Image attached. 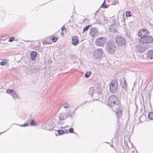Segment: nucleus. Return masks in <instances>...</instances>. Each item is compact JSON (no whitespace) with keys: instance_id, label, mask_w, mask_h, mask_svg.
<instances>
[{"instance_id":"obj_1","label":"nucleus","mask_w":153,"mask_h":153,"mask_svg":"<svg viewBox=\"0 0 153 153\" xmlns=\"http://www.w3.org/2000/svg\"><path fill=\"white\" fill-rule=\"evenodd\" d=\"M108 105L114 110H115V113L118 119L122 117V109L118 105V99L116 96L111 95L108 99Z\"/></svg>"},{"instance_id":"obj_2","label":"nucleus","mask_w":153,"mask_h":153,"mask_svg":"<svg viewBox=\"0 0 153 153\" xmlns=\"http://www.w3.org/2000/svg\"><path fill=\"white\" fill-rule=\"evenodd\" d=\"M116 48L115 44L113 42H109L106 44V51L109 54H113Z\"/></svg>"},{"instance_id":"obj_3","label":"nucleus","mask_w":153,"mask_h":153,"mask_svg":"<svg viewBox=\"0 0 153 153\" xmlns=\"http://www.w3.org/2000/svg\"><path fill=\"white\" fill-rule=\"evenodd\" d=\"M112 22V24L109 27V30L111 32L116 33L117 29L119 25L117 19L113 18Z\"/></svg>"},{"instance_id":"obj_4","label":"nucleus","mask_w":153,"mask_h":153,"mask_svg":"<svg viewBox=\"0 0 153 153\" xmlns=\"http://www.w3.org/2000/svg\"><path fill=\"white\" fill-rule=\"evenodd\" d=\"M118 83L116 80H112L111 82L109 85L110 91L111 92L114 93L118 90Z\"/></svg>"},{"instance_id":"obj_5","label":"nucleus","mask_w":153,"mask_h":153,"mask_svg":"<svg viewBox=\"0 0 153 153\" xmlns=\"http://www.w3.org/2000/svg\"><path fill=\"white\" fill-rule=\"evenodd\" d=\"M153 41V38L150 36H146L139 39V42L142 44L150 43Z\"/></svg>"},{"instance_id":"obj_6","label":"nucleus","mask_w":153,"mask_h":153,"mask_svg":"<svg viewBox=\"0 0 153 153\" xmlns=\"http://www.w3.org/2000/svg\"><path fill=\"white\" fill-rule=\"evenodd\" d=\"M115 40L117 44L119 46H123L126 44L125 39L121 36H117L115 37Z\"/></svg>"},{"instance_id":"obj_7","label":"nucleus","mask_w":153,"mask_h":153,"mask_svg":"<svg viewBox=\"0 0 153 153\" xmlns=\"http://www.w3.org/2000/svg\"><path fill=\"white\" fill-rule=\"evenodd\" d=\"M105 39L104 37H100L97 38L95 41V44L100 46H104Z\"/></svg>"},{"instance_id":"obj_8","label":"nucleus","mask_w":153,"mask_h":153,"mask_svg":"<svg viewBox=\"0 0 153 153\" xmlns=\"http://www.w3.org/2000/svg\"><path fill=\"white\" fill-rule=\"evenodd\" d=\"M103 51L101 49H98L95 50L94 52V55L96 59H100L102 56Z\"/></svg>"},{"instance_id":"obj_9","label":"nucleus","mask_w":153,"mask_h":153,"mask_svg":"<svg viewBox=\"0 0 153 153\" xmlns=\"http://www.w3.org/2000/svg\"><path fill=\"white\" fill-rule=\"evenodd\" d=\"M7 93L10 94L15 99H18L19 98L18 95L15 91L12 89H7L6 91Z\"/></svg>"},{"instance_id":"obj_10","label":"nucleus","mask_w":153,"mask_h":153,"mask_svg":"<svg viewBox=\"0 0 153 153\" xmlns=\"http://www.w3.org/2000/svg\"><path fill=\"white\" fill-rule=\"evenodd\" d=\"M138 34L140 38L146 36L148 35V30L146 29H142L139 31Z\"/></svg>"},{"instance_id":"obj_11","label":"nucleus","mask_w":153,"mask_h":153,"mask_svg":"<svg viewBox=\"0 0 153 153\" xmlns=\"http://www.w3.org/2000/svg\"><path fill=\"white\" fill-rule=\"evenodd\" d=\"M89 34L92 37L97 36L98 34V30L96 27H91L90 29Z\"/></svg>"},{"instance_id":"obj_12","label":"nucleus","mask_w":153,"mask_h":153,"mask_svg":"<svg viewBox=\"0 0 153 153\" xmlns=\"http://www.w3.org/2000/svg\"><path fill=\"white\" fill-rule=\"evenodd\" d=\"M136 50L139 52H144L146 51L145 47L140 44H138L135 47Z\"/></svg>"},{"instance_id":"obj_13","label":"nucleus","mask_w":153,"mask_h":153,"mask_svg":"<svg viewBox=\"0 0 153 153\" xmlns=\"http://www.w3.org/2000/svg\"><path fill=\"white\" fill-rule=\"evenodd\" d=\"M103 96L101 93H95L93 96V99L94 100H97L102 99Z\"/></svg>"},{"instance_id":"obj_14","label":"nucleus","mask_w":153,"mask_h":153,"mask_svg":"<svg viewBox=\"0 0 153 153\" xmlns=\"http://www.w3.org/2000/svg\"><path fill=\"white\" fill-rule=\"evenodd\" d=\"M146 59L148 60H150L153 59V51H148L146 54Z\"/></svg>"},{"instance_id":"obj_15","label":"nucleus","mask_w":153,"mask_h":153,"mask_svg":"<svg viewBox=\"0 0 153 153\" xmlns=\"http://www.w3.org/2000/svg\"><path fill=\"white\" fill-rule=\"evenodd\" d=\"M72 44L74 45H76L79 43V40L77 37L74 36L72 37Z\"/></svg>"},{"instance_id":"obj_16","label":"nucleus","mask_w":153,"mask_h":153,"mask_svg":"<svg viewBox=\"0 0 153 153\" xmlns=\"http://www.w3.org/2000/svg\"><path fill=\"white\" fill-rule=\"evenodd\" d=\"M120 83L122 88L124 89L125 91H127L126 87L127 85L125 79H124L123 81L121 80V82H120Z\"/></svg>"},{"instance_id":"obj_17","label":"nucleus","mask_w":153,"mask_h":153,"mask_svg":"<svg viewBox=\"0 0 153 153\" xmlns=\"http://www.w3.org/2000/svg\"><path fill=\"white\" fill-rule=\"evenodd\" d=\"M37 53L36 51H32L30 53V58L32 60H35Z\"/></svg>"},{"instance_id":"obj_18","label":"nucleus","mask_w":153,"mask_h":153,"mask_svg":"<svg viewBox=\"0 0 153 153\" xmlns=\"http://www.w3.org/2000/svg\"><path fill=\"white\" fill-rule=\"evenodd\" d=\"M59 120H65L67 118V116L65 114L61 113L59 115Z\"/></svg>"},{"instance_id":"obj_19","label":"nucleus","mask_w":153,"mask_h":153,"mask_svg":"<svg viewBox=\"0 0 153 153\" xmlns=\"http://www.w3.org/2000/svg\"><path fill=\"white\" fill-rule=\"evenodd\" d=\"M66 112L65 114L67 116V118L69 117H71L73 114V112H71V111H70L68 110H66Z\"/></svg>"},{"instance_id":"obj_20","label":"nucleus","mask_w":153,"mask_h":153,"mask_svg":"<svg viewBox=\"0 0 153 153\" xmlns=\"http://www.w3.org/2000/svg\"><path fill=\"white\" fill-rule=\"evenodd\" d=\"M94 93V88L93 87H91L90 88L89 91V94L92 97L93 96V94Z\"/></svg>"},{"instance_id":"obj_21","label":"nucleus","mask_w":153,"mask_h":153,"mask_svg":"<svg viewBox=\"0 0 153 153\" xmlns=\"http://www.w3.org/2000/svg\"><path fill=\"white\" fill-rule=\"evenodd\" d=\"M148 117L150 119H153V112H150L148 114Z\"/></svg>"},{"instance_id":"obj_22","label":"nucleus","mask_w":153,"mask_h":153,"mask_svg":"<svg viewBox=\"0 0 153 153\" xmlns=\"http://www.w3.org/2000/svg\"><path fill=\"white\" fill-rule=\"evenodd\" d=\"M132 13L130 11H127L126 13V15L127 17H130L132 16Z\"/></svg>"},{"instance_id":"obj_23","label":"nucleus","mask_w":153,"mask_h":153,"mask_svg":"<svg viewBox=\"0 0 153 153\" xmlns=\"http://www.w3.org/2000/svg\"><path fill=\"white\" fill-rule=\"evenodd\" d=\"M91 26V25H88V26H86L84 28H83V33H84V32L85 31H87L88 30L89 28Z\"/></svg>"},{"instance_id":"obj_24","label":"nucleus","mask_w":153,"mask_h":153,"mask_svg":"<svg viewBox=\"0 0 153 153\" xmlns=\"http://www.w3.org/2000/svg\"><path fill=\"white\" fill-rule=\"evenodd\" d=\"M63 107L64 108H68L70 107V105L68 103H64L63 105Z\"/></svg>"},{"instance_id":"obj_25","label":"nucleus","mask_w":153,"mask_h":153,"mask_svg":"<svg viewBox=\"0 0 153 153\" xmlns=\"http://www.w3.org/2000/svg\"><path fill=\"white\" fill-rule=\"evenodd\" d=\"M91 73V72L90 71L89 72H86L85 74V76L86 78H88L89 77Z\"/></svg>"},{"instance_id":"obj_26","label":"nucleus","mask_w":153,"mask_h":153,"mask_svg":"<svg viewBox=\"0 0 153 153\" xmlns=\"http://www.w3.org/2000/svg\"><path fill=\"white\" fill-rule=\"evenodd\" d=\"M57 38L56 36H53V37L51 39V40L53 42H56L57 41Z\"/></svg>"},{"instance_id":"obj_27","label":"nucleus","mask_w":153,"mask_h":153,"mask_svg":"<svg viewBox=\"0 0 153 153\" xmlns=\"http://www.w3.org/2000/svg\"><path fill=\"white\" fill-rule=\"evenodd\" d=\"M58 132L59 135H62L65 133V131L62 130H59L58 131Z\"/></svg>"},{"instance_id":"obj_28","label":"nucleus","mask_w":153,"mask_h":153,"mask_svg":"<svg viewBox=\"0 0 153 153\" xmlns=\"http://www.w3.org/2000/svg\"><path fill=\"white\" fill-rule=\"evenodd\" d=\"M68 131L70 133H74L76 134V133L74 132V129L72 128H70L68 129Z\"/></svg>"},{"instance_id":"obj_29","label":"nucleus","mask_w":153,"mask_h":153,"mask_svg":"<svg viewBox=\"0 0 153 153\" xmlns=\"http://www.w3.org/2000/svg\"><path fill=\"white\" fill-rule=\"evenodd\" d=\"M30 124L31 126H33L35 125V123L34 122L33 120H32L30 122Z\"/></svg>"},{"instance_id":"obj_30","label":"nucleus","mask_w":153,"mask_h":153,"mask_svg":"<svg viewBox=\"0 0 153 153\" xmlns=\"http://www.w3.org/2000/svg\"><path fill=\"white\" fill-rule=\"evenodd\" d=\"M6 62H0V65H1L4 66L6 64Z\"/></svg>"},{"instance_id":"obj_31","label":"nucleus","mask_w":153,"mask_h":153,"mask_svg":"<svg viewBox=\"0 0 153 153\" xmlns=\"http://www.w3.org/2000/svg\"><path fill=\"white\" fill-rule=\"evenodd\" d=\"M101 6L104 8H106L108 7V6L104 4V3H102Z\"/></svg>"},{"instance_id":"obj_32","label":"nucleus","mask_w":153,"mask_h":153,"mask_svg":"<svg viewBox=\"0 0 153 153\" xmlns=\"http://www.w3.org/2000/svg\"><path fill=\"white\" fill-rule=\"evenodd\" d=\"M28 124L25 123L23 125H20V126L21 127H26L28 126Z\"/></svg>"},{"instance_id":"obj_33","label":"nucleus","mask_w":153,"mask_h":153,"mask_svg":"<svg viewBox=\"0 0 153 153\" xmlns=\"http://www.w3.org/2000/svg\"><path fill=\"white\" fill-rule=\"evenodd\" d=\"M14 37H10L9 39V41L10 42H12L14 40Z\"/></svg>"},{"instance_id":"obj_34","label":"nucleus","mask_w":153,"mask_h":153,"mask_svg":"<svg viewBox=\"0 0 153 153\" xmlns=\"http://www.w3.org/2000/svg\"><path fill=\"white\" fill-rule=\"evenodd\" d=\"M66 30V28L65 27V26L63 25L62 26V27L61 28L62 31H63V30Z\"/></svg>"},{"instance_id":"obj_35","label":"nucleus","mask_w":153,"mask_h":153,"mask_svg":"<svg viewBox=\"0 0 153 153\" xmlns=\"http://www.w3.org/2000/svg\"><path fill=\"white\" fill-rule=\"evenodd\" d=\"M108 20V18H105L104 19V20L105 21H107Z\"/></svg>"},{"instance_id":"obj_36","label":"nucleus","mask_w":153,"mask_h":153,"mask_svg":"<svg viewBox=\"0 0 153 153\" xmlns=\"http://www.w3.org/2000/svg\"><path fill=\"white\" fill-rule=\"evenodd\" d=\"M62 33H61V35H64V33H63V31H62Z\"/></svg>"},{"instance_id":"obj_37","label":"nucleus","mask_w":153,"mask_h":153,"mask_svg":"<svg viewBox=\"0 0 153 153\" xmlns=\"http://www.w3.org/2000/svg\"><path fill=\"white\" fill-rule=\"evenodd\" d=\"M43 44L44 45V44H49L47 42H46L45 43H43Z\"/></svg>"},{"instance_id":"obj_38","label":"nucleus","mask_w":153,"mask_h":153,"mask_svg":"<svg viewBox=\"0 0 153 153\" xmlns=\"http://www.w3.org/2000/svg\"><path fill=\"white\" fill-rule=\"evenodd\" d=\"M78 108V107H77L76 108H75L74 110V112L73 113V114L74 113V112H75V111L76 110V109H77V108Z\"/></svg>"},{"instance_id":"obj_39","label":"nucleus","mask_w":153,"mask_h":153,"mask_svg":"<svg viewBox=\"0 0 153 153\" xmlns=\"http://www.w3.org/2000/svg\"><path fill=\"white\" fill-rule=\"evenodd\" d=\"M100 19H97V21H100Z\"/></svg>"},{"instance_id":"obj_40","label":"nucleus","mask_w":153,"mask_h":153,"mask_svg":"<svg viewBox=\"0 0 153 153\" xmlns=\"http://www.w3.org/2000/svg\"><path fill=\"white\" fill-rule=\"evenodd\" d=\"M25 42H30V41H25Z\"/></svg>"},{"instance_id":"obj_41","label":"nucleus","mask_w":153,"mask_h":153,"mask_svg":"<svg viewBox=\"0 0 153 153\" xmlns=\"http://www.w3.org/2000/svg\"><path fill=\"white\" fill-rule=\"evenodd\" d=\"M105 0L104 1V2H103V3H104H104H105Z\"/></svg>"},{"instance_id":"obj_42","label":"nucleus","mask_w":153,"mask_h":153,"mask_svg":"<svg viewBox=\"0 0 153 153\" xmlns=\"http://www.w3.org/2000/svg\"><path fill=\"white\" fill-rule=\"evenodd\" d=\"M66 133H68V131L67 130H66Z\"/></svg>"},{"instance_id":"obj_43","label":"nucleus","mask_w":153,"mask_h":153,"mask_svg":"<svg viewBox=\"0 0 153 153\" xmlns=\"http://www.w3.org/2000/svg\"><path fill=\"white\" fill-rule=\"evenodd\" d=\"M86 19L85 18V19L84 20V21H85V20H86Z\"/></svg>"},{"instance_id":"obj_44","label":"nucleus","mask_w":153,"mask_h":153,"mask_svg":"<svg viewBox=\"0 0 153 153\" xmlns=\"http://www.w3.org/2000/svg\"><path fill=\"white\" fill-rule=\"evenodd\" d=\"M98 22H99V23H100V22H99V21H97Z\"/></svg>"},{"instance_id":"obj_45","label":"nucleus","mask_w":153,"mask_h":153,"mask_svg":"<svg viewBox=\"0 0 153 153\" xmlns=\"http://www.w3.org/2000/svg\"><path fill=\"white\" fill-rule=\"evenodd\" d=\"M59 122H58V123L59 124Z\"/></svg>"},{"instance_id":"obj_46","label":"nucleus","mask_w":153,"mask_h":153,"mask_svg":"<svg viewBox=\"0 0 153 153\" xmlns=\"http://www.w3.org/2000/svg\"><path fill=\"white\" fill-rule=\"evenodd\" d=\"M117 1L116 2V3H117Z\"/></svg>"},{"instance_id":"obj_47","label":"nucleus","mask_w":153,"mask_h":153,"mask_svg":"<svg viewBox=\"0 0 153 153\" xmlns=\"http://www.w3.org/2000/svg\"><path fill=\"white\" fill-rule=\"evenodd\" d=\"M0 134H1V133H0Z\"/></svg>"}]
</instances>
